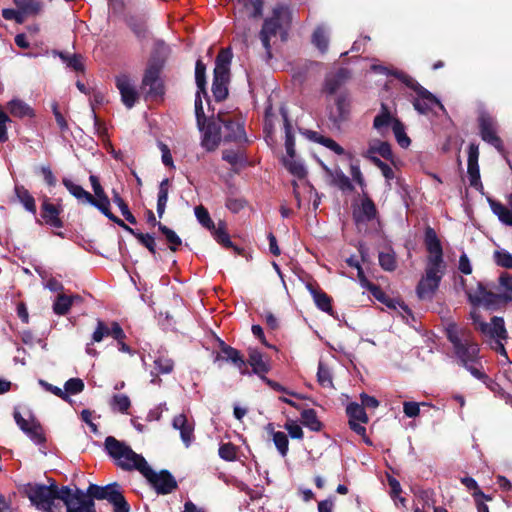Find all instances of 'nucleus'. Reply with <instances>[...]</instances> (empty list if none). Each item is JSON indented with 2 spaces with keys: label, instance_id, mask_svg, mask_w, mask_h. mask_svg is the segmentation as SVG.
Returning <instances> with one entry per match:
<instances>
[{
  "label": "nucleus",
  "instance_id": "obj_1",
  "mask_svg": "<svg viewBox=\"0 0 512 512\" xmlns=\"http://www.w3.org/2000/svg\"><path fill=\"white\" fill-rule=\"evenodd\" d=\"M104 446L107 454L116 461L118 467L125 471H139L157 494H170L178 488L177 481L168 470L155 472L142 455L134 452L124 442L113 436H108L104 441Z\"/></svg>",
  "mask_w": 512,
  "mask_h": 512
},
{
  "label": "nucleus",
  "instance_id": "obj_2",
  "mask_svg": "<svg viewBox=\"0 0 512 512\" xmlns=\"http://www.w3.org/2000/svg\"><path fill=\"white\" fill-rule=\"evenodd\" d=\"M501 292L495 293L492 288L482 282L477 283L475 290L465 289L469 303L474 307H483L489 311L505 308L512 301V275L502 272L498 278Z\"/></svg>",
  "mask_w": 512,
  "mask_h": 512
},
{
  "label": "nucleus",
  "instance_id": "obj_3",
  "mask_svg": "<svg viewBox=\"0 0 512 512\" xmlns=\"http://www.w3.org/2000/svg\"><path fill=\"white\" fill-rule=\"evenodd\" d=\"M445 335L452 344L454 354L462 366H467V364L478 360L480 348L470 330L459 329L456 323L451 322L445 328Z\"/></svg>",
  "mask_w": 512,
  "mask_h": 512
},
{
  "label": "nucleus",
  "instance_id": "obj_4",
  "mask_svg": "<svg viewBox=\"0 0 512 512\" xmlns=\"http://www.w3.org/2000/svg\"><path fill=\"white\" fill-rule=\"evenodd\" d=\"M292 21V13L287 4L277 3L273 9L271 16L266 17L263 21L259 38L269 58L272 57L271 38L280 33L282 40L286 39L287 32L284 26H289Z\"/></svg>",
  "mask_w": 512,
  "mask_h": 512
},
{
  "label": "nucleus",
  "instance_id": "obj_5",
  "mask_svg": "<svg viewBox=\"0 0 512 512\" xmlns=\"http://www.w3.org/2000/svg\"><path fill=\"white\" fill-rule=\"evenodd\" d=\"M61 487L57 485L55 480L50 479V484L28 483L24 492L30 502L38 509L51 512L55 499L60 500Z\"/></svg>",
  "mask_w": 512,
  "mask_h": 512
},
{
  "label": "nucleus",
  "instance_id": "obj_6",
  "mask_svg": "<svg viewBox=\"0 0 512 512\" xmlns=\"http://www.w3.org/2000/svg\"><path fill=\"white\" fill-rule=\"evenodd\" d=\"M164 68V60L156 55H152L147 63L141 82V88L149 89L146 96L150 98H159L165 94L164 82L161 79V73Z\"/></svg>",
  "mask_w": 512,
  "mask_h": 512
},
{
  "label": "nucleus",
  "instance_id": "obj_7",
  "mask_svg": "<svg viewBox=\"0 0 512 512\" xmlns=\"http://www.w3.org/2000/svg\"><path fill=\"white\" fill-rule=\"evenodd\" d=\"M88 493L92 496L93 500L108 501L113 506V512H130V505L123 495L120 484L117 482L105 486L90 484L88 486Z\"/></svg>",
  "mask_w": 512,
  "mask_h": 512
},
{
  "label": "nucleus",
  "instance_id": "obj_8",
  "mask_svg": "<svg viewBox=\"0 0 512 512\" xmlns=\"http://www.w3.org/2000/svg\"><path fill=\"white\" fill-rule=\"evenodd\" d=\"M60 500L67 512H96L92 496L77 487L72 490L69 486H62Z\"/></svg>",
  "mask_w": 512,
  "mask_h": 512
},
{
  "label": "nucleus",
  "instance_id": "obj_9",
  "mask_svg": "<svg viewBox=\"0 0 512 512\" xmlns=\"http://www.w3.org/2000/svg\"><path fill=\"white\" fill-rule=\"evenodd\" d=\"M478 331L489 338V344L492 350L507 357V351L502 341L508 338V332L502 317L493 316L490 323L480 322Z\"/></svg>",
  "mask_w": 512,
  "mask_h": 512
},
{
  "label": "nucleus",
  "instance_id": "obj_10",
  "mask_svg": "<svg viewBox=\"0 0 512 512\" xmlns=\"http://www.w3.org/2000/svg\"><path fill=\"white\" fill-rule=\"evenodd\" d=\"M478 130L481 139L493 146L499 153L504 154L505 148L502 139L498 136V122L487 111H481L477 118Z\"/></svg>",
  "mask_w": 512,
  "mask_h": 512
},
{
  "label": "nucleus",
  "instance_id": "obj_11",
  "mask_svg": "<svg viewBox=\"0 0 512 512\" xmlns=\"http://www.w3.org/2000/svg\"><path fill=\"white\" fill-rule=\"evenodd\" d=\"M217 119L224 127V142L248 143V139L244 129V121L241 119H233L228 113L218 112Z\"/></svg>",
  "mask_w": 512,
  "mask_h": 512
},
{
  "label": "nucleus",
  "instance_id": "obj_12",
  "mask_svg": "<svg viewBox=\"0 0 512 512\" xmlns=\"http://www.w3.org/2000/svg\"><path fill=\"white\" fill-rule=\"evenodd\" d=\"M89 181L94 192V200H89V204L98 209L104 216L114 223L119 217L112 213L110 208V199L100 184L99 178L96 175H90Z\"/></svg>",
  "mask_w": 512,
  "mask_h": 512
},
{
  "label": "nucleus",
  "instance_id": "obj_13",
  "mask_svg": "<svg viewBox=\"0 0 512 512\" xmlns=\"http://www.w3.org/2000/svg\"><path fill=\"white\" fill-rule=\"evenodd\" d=\"M14 419L18 427L36 444L46 442L43 429L38 420L31 417L30 420L23 418L20 412L14 411Z\"/></svg>",
  "mask_w": 512,
  "mask_h": 512
},
{
  "label": "nucleus",
  "instance_id": "obj_14",
  "mask_svg": "<svg viewBox=\"0 0 512 512\" xmlns=\"http://www.w3.org/2000/svg\"><path fill=\"white\" fill-rule=\"evenodd\" d=\"M221 125L217 117H212L207 120L204 129L201 130L203 132L201 145L209 152L214 151L222 140Z\"/></svg>",
  "mask_w": 512,
  "mask_h": 512
},
{
  "label": "nucleus",
  "instance_id": "obj_15",
  "mask_svg": "<svg viewBox=\"0 0 512 512\" xmlns=\"http://www.w3.org/2000/svg\"><path fill=\"white\" fill-rule=\"evenodd\" d=\"M218 345L221 354H217L216 360H224L232 363L237 369H239L242 375L249 374L246 367V360L238 349L226 344L220 338H218Z\"/></svg>",
  "mask_w": 512,
  "mask_h": 512
},
{
  "label": "nucleus",
  "instance_id": "obj_16",
  "mask_svg": "<svg viewBox=\"0 0 512 512\" xmlns=\"http://www.w3.org/2000/svg\"><path fill=\"white\" fill-rule=\"evenodd\" d=\"M442 276L436 275L432 270L425 271V275L416 286V294L420 300H432L439 288Z\"/></svg>",
  "mask_w": 512,
  "mask_h": 512
},
{
  "label": "nucleus",
  "instance_id": "obj_17",
  "mask_svg": "<svg viewBox=\"0 0 512 512\" xmlns=\"http://www.w3.org/2000/svg\"><path fill=\"white\" fill-rule=\"evenodd\" d=\"M424 93L420 91L415 92L416 97L412 101L414 109L423 115H427L432 111V107L434 105L438 106L441 110H445L444 105L440 102V100L428 91L425 87L420 88Z\"/></svg>",
  "mask_w": 512,
  "mask_h": 512
},
{
  "label": "nucleus",
  "instance_id": "obj_18",
  "mask_svg": "<svg viewBox=\"0 0 512 512\" xmlns=\"http://www.w3.org/2000/svg\"><path fill=\"white\" fill-rule=\"evenodd\" d=\"M115 84L121 95V101L131 109L137 102L139 95L134 86L131 84L130 78L126 74L116 77Z\"/></svg>",
  "mask_w": 512,
  "mask_h": 512
},
{
  "label": "nucleus",
  "instance_id": "obj_19",
  "mask_svg": "<svg viewBox=\"0 0 512 512\" xmlns=\"http://www.w3.org/2000/svg\"><path fill=\"white\" fill-rule=\"evenodd\" d=\"M62 207L50 202L49 198L45 197L40 207V216L46 225L53 228H63L64 223L60 218Z\"/></svg>",
  "mask_w": 512,
  "mask_h": 512
},
{
  "label": "nucleus",
  "instance_id": "obj_20",
  "mask_svg": "<svg viewBox=\"0 0 512 512\" xmlns=\"http://www.w3.org/2000/svg\"><path fill=\"white\" fill-rule=\"evenodd\" d=\"M479 147L476 143H470L468 147V164L467 173L469 177L470 186L478 189L482 188L480 179V170L478 165Z\"/></svg>",
  "mask_w": 512,
  "mask_h": 512
},
{
  "label": "nucleus",
  "instance_id": "obj_21",
  "mask_svg": "<svg viewBox=\"0 0 512 512\" xmlns=\"http://www.w3.org/2000/svg\"><path fill=\"white\" fill-rule=\"evenodd\" d=\"M232 53L229 48L221 49L215 59L213 80L230 81V64Z\"/></svg>",
  "mask_w": 512,
  "mask_h": 512
},
{
  "label": "nucleus",
  "instance_id": "obj_22",
  "mask_svg": "<svg viewBox=\"0 0 512 512\" xmlns=\"http://www.w3.org/2000/svg\"><path fill=\"white\" fill-rule=\"evenodd\" d=\"M247 364L251 366L252 373L256 374L260 379L271 370L268 359H264V354L256 348L248 349Z\"/></svg>",
  "mask_w": 512,
  "mask_h": 512
},
{
  "label": "nucleus",
  "instance_id": "obj_23",
  "mask_svg": "<svg viewBox=\"0 0 512 512\" xmlns=\"http://www.w3.org/2000/svg\"><path fill=\"white\" fill-rule=\"evenodd\" d=\"M119 227L126 230L128 233L133 235L138 242L143 245L156 259L157 258V250H156V241L153 234L150 233H142L138 230H135L128 226L122 219L118 218L115 222Z\"/></svg>",
  "mask_w": 512,
  "mask_h": 512
},
{
  "label": "nucleus",
  "instance_id": "obj_24",
  "mask_svg": "<svg viewBox=\"0 0 512 512\" xmlns=\"http://www.w3.org/2000/svg\"><path fill=\"white\" fill-rule=\"evenodd\" d=\"M350 113V99L346 93H341L335 100V110H331L329 119L336 126L348 119Z\"/></svg>",
  "mask_w": 512,
  "mask_h": 512
},
{
  "label": "nucleus",
  "instance_id": "obj_25",
  "mask_svg": "<svg viewBox=\"0 0 512 512\" xmlns=\"http://www.w3.org/2000/svg\"><path fill=\"white\" fill-rule=\"evenodd\" d=\"M350 77V72L346 68H340L334 74L327 75L324 81L323 92L333 95Z\"/></svg>",
  "mask_w": 512,
  "mask_h": 512
},
{
  "label": "nucleus",
  "instance_id": "obj_26",
  "mask_svg": "<svg viewBox=\"0 0 512 512\" xmlns=\"http://www.w3.org/2000/svg\"><path fill=\"white\" fill-rule=\"evenodd\" d=\"M210 233L212 234L215 241L218 244H220L221 246H223L224 248H227V249L231 248L235 251V253H237L239 255L243 254L244 249L240 248L238 246H235L233 244V242L231 241L230 236L227 232L226 223L224 221L220 220L218 222L217 226H215L214 229H212L210 231Z\"/></svg>",
  "mask_w": 512,
  "mask_h": 512
},
{
  "label": "nucleus",
  "instance_id": "obj_27",
  "mask_svg": "<svg viewBox=\"0 0 512 512\" xmlns=\"http://www.w3.org/2000/svg\"><path fill=\"white\" fill-rule=\"evenodd\" d=\"M323 169L326 172L327 176L330 177L331 185L337 187L342 192H353L354 191V185L352 184L350 178L348 176H346L340 168L332 170L324 165Z\"/></svg>",
  "mask_w": 512,
  "mask_h": 512
},
{
  "label": "nucleus",
  "instance_id": "obj_28",
  "mask_svg": "<svg viewBox=\"0 0 512 512\" xmlns=\"http://www.w3.org/2000/svg\"><path fill=\"white\" fill-rule=\"evenodd\" d=\"M399 120L392 116L391 111L387 104L381 103L380 112L374 117L373 128L376 129L381 135H384L388 127L394 125V121Z\"/></svg>",
  "mask_w": 512,
  "mask_h": 512
},
{
  "label": "nucleus",
  "instance_id": "obj_29",
  "mask_svg": "<svg viewBox=\"0 0 512 512\" xmlns=\"http://www.w3.org/2000/svg\"><path fill=\"white\" fill-rule=\"evenodd\" d=\"M280 114L283 118L285 130V149L289 158H294L295 152V137L293 134V127L288 117V111L285 106L280 107Z\"/></svg>",
  "mask_w": 512,
  "mask_h": 512
},
{
  "label": "nucleus",
  "instance_id": "obj_30",
  "mask_svg": "<svg viewBox=\"0 0 512 512\" xmlns=\"http://www.w3.org/2000/svg\"><path fill=\"white\" fill-rule=\"evenodd\" d=\"M375 154H379L385 160L393 159L391 145L386 141L374 140L371 142L367 151L363 153V157L371 161V158L376 157Z\"/></svg>",
  "mask_w": 512,
  "mask_h": 512
},
{
  "label": "nucleus",
  "instance_id": "obj_31",
  "mask_svg": "<svg viewBox=\"0 0 512 512\" xmlns=\"http://www.w3.org/2000/svg\"><path fill=\"white\" fill-rule=\"evenodd\" d=\"M78 301H82V297L78 294L70 296L63 293L58 294L53 302V312L56 315L64 316L68 314L72 305Z\"/></svg>",
  "mask_w": 512,
  "mask_h": 512
},
{
  "label": "nucleus",
  "instance_id": "obj_32",
  "mask_svg": "<svg viewBox=\"0 0 512 512\" xmlns=\"http://www.w3.org/2000/svg\"><path fill=\"white\" fill-rule=\"evenodd\" d=\"M173 428L180 431V436L185 446L188 447L193 439L194 427L188 423L187 417L184 414H179L173 418Z\"/></svg>",
  "mask_w": 512,
  "mask_h": 512
},
{
  "label": "nucleus",
  "instance_id": "obj_33",
  "mask_svg": "<svg viewBox=\"0 0 512 512\" xmlns=\"http://www.w3.org/2000/svg\"><path fill=\"white\" fill-rule=\"evenodd\" d=\"M377 216V208L373 200L365 197L361 202L359 213H354V219L359 222H370Z\"/></svg>",
  "mask_w": 512,
  "mask_h": 512
},
{
  "label": "nucleus",
  "instance_id": "obj_34",
  "mask_svg": "<svg viewBox=\"0 0 512 512\" xmlns=\"http://www.w3.org/2000/svg\"><path fill=\"white\" fill-rule=\"evenodd\" d=\"M313 296L316 306L330 315L333 314L332 298L323 290L314 288L312 285L307 286Z\"/></svg>",
  "mask_w": 512,
  "mask_h": 512
},
{
  "label": "nucleus",
  "instance_id": "obj_35",
  "mask_svg": "<svg viewBox=\"0 0 512 512\" xmlns=\"http://www.w3.org/2000/svg\"><path fill=\"white\" fill-rule=\"evenodd\" d=\"M7 109L9 113L18 118H24V117H34L35 113L34 110L26 104L24 101L20 99H12L7 103Z\"/></svg>",
  "mask_w": 512,
  "mask_h": 512
},
{
  "label": "nucleus",
  "instance_id": "obj_36",
  "mask_svg": "<svg viewBox=\"0 0 512 512\" xmlns=\"http://www.w3.org/2000/svg\"><path fill=\"white\" fill-rule=\"evenodd\" d=\"M308 137L316 143H319L326 148L333 151L335 154L341 156L345 154V150L342 146H340L335 140L329 137H325L318 132L308 131Z\"/></svg>",
  "mask_w": 512,
  "mask_h": 512
},
{
  "label": "nucleus",
  "instance_id": "obj_37",
  "mask_svg": "<svg viewBox=\"0 0 512 512\" xmlns=\"http://www.w3.org/2000/svg\"><path fill=\"white\" fill-rule=\"evenodd\" d=\"M424 245L429 254L443 252L441 241L436 231L430 226H427L424 231Z\"/></svg>",
  "mask_w": 512,
  "mask_h": 512
},
{
  "label": "nucleus",
  "instance_id": "obj_38",
  "mask_svg": "<svg viewBox=\"0 0 512 512\" xmlns=\"http://www.w3.org/2000/svg\"><path fill=\"white\" fill-rule=\"evenodd\" d=\"M62 183L77 200L88 204L89 200H94V196L90 192L86 191L82 186L75 184L70 179L63 178Z\"/></svg>",
  "mask_w": 512,
  "mask_h": 512
},
{
  "label": "nucleus",
  "instance_id": "obj_39",
  "mask_svg": "<svg viewBox=\"0 0 512 512\" xmlns=\"http://www.w3.org/2000/svg\"><path fill=\"white\" fill-rule=\"evenodd\" d=\"M14 191L24 208L35 215L37 211L36 202L31 193L23 185H15Z\"/></svg>",
  "mask_w": 512,
  "mask_h": 512
},
{
  "label": "nucleus",
  "instance_id": "obj_40",
  "mask_svg": "<svg viewBox=\"0 0 512 512\" xmlns=\"http://www.w3.org/2000/svg\"><path fill=\"white\" fill-rule=\"evenodd\" d=\"M301 423L314 432H319L323 428L322 422L318 419L316 410L309 408L301 412Z\"/></svg>",
  "mask_w": 512,
  "mask_h": 512
},
{
  "label": "nucleus",
  "instance_id": "obj_41",
  "mask_svg": "<svg viewBox=\"0 0 512 512\" xmlns=\"http://www.w3.org/2000/svg\"><path fill=\"white\" fill-rule=\"evenodd\" d=\"M488 201L492 212L498 217V219L502 223L512 226V211L497 200L489 199Z\"/></svg>",
  "mask_w": 512,
  "mask_h": 512
},
{
  "label": "nucleus",
  "instance_id": "obj_42",
  "mask_svg": "<svg viewBox=\"0 0 512 512\" xmlns=\"http://www.w3.org/2000/svg\"><path fill=\"white\" fill-rule=\"evenodd\" d=\"M443 257H444L443 252H436V253L429 254L427 257V267H426L425 271L432 270L434 272V274H436V275L441 274V276L443 277V275L445 273V268H446Z\"/></svg>",
  "mask_w": 512,
  "mask_h": 512
},
{
  "label": "nucleus",
  "instance_id": "obj_43",
  "mask_svg": "<svg viewBox=\"0 0 512 512\" xmlns=\"http://www.w3.org/2000/svg\"><path fill=\"white\" fill-rule=\"evenodd\" d=\"M54 55H57L69 68L76 72L84 71V64L82 62V56L80 54H68L62 51H53Z\"/></svg>",
  "mask_w": 512,
  "mask_h": 512
},
{
  "label": "nucleus",
  "instance_id": "obj_44",
  "mask_svg": "<svg viewBox=\"0 0 512 512\" xmlns=\"http://www.w3.org/2000/svg\"><path fill=\"white\" fill-rule=\"evenodd\" d=\"M195 81L200 93H203L204 97L207 98L208 104L210 105L209 96L206 90V65L201 59L196 61L195 65Z\"/></svg>",
  "mask_w": 512,
  "mask_h": 512
},
{
  "label": "nucleus",
  "instance_id": "obj_45",
  "mask_svg": "<svg viewBox=\"0 0 512 512\" xmlns=\"http://www.w3.org/2000/svg\"><path fill=\"white\" fill-rule=\"evenodd\" d=\"M158 230L164 235L168 242V247L172 252H176L179 250V247L182 245L181 238L176 234V232L166 225L162 223H158Z\"/></svg>",
  "mask_w": 512,
  "mask_h": 512
},
{
  "label": "nucleus",
  "instance_id": "obj_46",
  "mask_svg": "<svg viewBox=\"0 0 512 512\" xmlns=\"http://www.w3.org/2000/svg\"><path fill=\"white\" fill-rule=\"evenodd\" d=\"M169 193V179H163L159 184L158 198H157V214L160 218L163 217L168 201Z\"/></svg>",
  "mask_w": 512,
  "mask_h": 512
},
{
  "label": "nucleus",
  "instance_id": "obj_47",
  "mask_svg": "<svg viewBox=\"0 0 512 512\" xmlns=\"http://www.w3.org/2000/svg\"><path fill=\"white\" fill-rule=\"evenodd\" d=\"M346 414L349 417V420L359 421L364 424L368 423L369 421L363 406L356 402H351L347 405Z\"/></svg>",
  "mask_w": 512,
  "mask_h": 512
},
{
  "label": "nucleus",
  "instance_id": "obj_48",
  "mask_svg": "<svg viewBox=\"0 0 512 512\" xmlns=\"http://www.w3.org/2000/svg\"><path fill=\"white\" fill-rule=\"evenodd\" d=\"M312 43L321 53H325L328 50L329 39L326 29L323 26H318L315 28L312 34Z\"/></svg>",
  "mask_w": 512,
  "mask_h": 512
},
{
  "label": "nucleus",
  "instance_id": "obj_49",
  "mask_svg": "<svg viewBox=\"0 0 512 512\" xmlns=\"http://www.w3.org/2000/svg\"><path fill=\"white\" fill-rule=\"evenodd\" d=\"M379 265L384 271L392 272L397 268L395 252L390 249L388 252H380L378 255Z\"/></svg>",
  "mask_w": 512,
  "mask_h": 512
},
{
  "label": "nucleus",
  "instance_id": "obj_50",
  "mask_svg": "<svg viewBox=\"0 0 512 512\" xmlns=\"http://www.w3.org/2000/svg\"><path fill=\"white\" fill-rule=\"evenodd\" d=\"M317 381L324 388H334L331 371L323 362L318 364Z\"/></svg>",
  "mask_w": 512,
  "mask_h": 512
},
{
  "label": "nucleus",
  "instance_id": "obj_51",
  "mask_svg": "<svg viewBox=\"0 0 512 512\" xmlns=\"http://www.w3.org/2000/svg\"><path fill=\"white\" fill-rule=\"evenodd\" d=\"M194 213L197 221L204 227L205 229L211 231L216 226L214 221L211 219L208 210L203 205H198L194 209Z\"/></svg>",
  "mask_w": 512,
  "mask_h": 512
},
{
  "label": "nucleus",
  "instance_id": "obj_52",
  "mask_svg": "<svg viewBox=\"0 0 512 512\" xmlns=\"http://www.w3.org/2000/svg\"><path fill=\"white\" fill-rule=\"evenodd\" d=\"M284 165L287 170L299 179H304L307 176V170L303 163L294 158L284 160Z\"/></svg>",
  "mask_w": 512,
  "mask_h": 512
},
{
  "label": "nucleus",
  "instance_id": "obj_53",
  "mask_svg": "<svg viewBox=\"0 0 512 512\" xmlns=\"http://www.w3.org/2000/svg\"><path fill=\"white\" fill-rule=\"evenodd\" d=\"M392 131H393V133L395 135L397 143L402 148H407L410 145L411 140L408 137V135L406 134L405 126H404V124L402 123L401 120H395L394 121V125H393V128H392Z\"/></svg>",
  "mask_w": 512,
  "mask_h": 512
},
{
  "label": "nucleus",
  "instance_id": "obj_54",
  "mask_svg": "<svg viewBox=\"0 0 512 512\" xmlns=\"http://www.w3.org/2000/svg\"><path fill=\"white\" fill-rule=\"evenodd\" d=\"M19 10L26 15H36L41 10V4L37 0H13Z\"/></svg>",
  "mask_w": 512,
  "mask_h": 512
},
{
  "label": "nucleus",
  "instance_id": "obj_55",
  "mask_svg": "<svg viewBox=\"0 0 512 512\" xmlns=\"http://www.w3.org/2000/svg\"><path fill=\"white\" fill-rule=\"evenodd\" d=\"M392 76H394L396 79L401 81L403 84H405L408 88L413 90L414 92L420 91L421 93H424L420 88L423 87L421 84H419L414 78H412L407 73L401 71V70H394L390 73Z\"/></svg>",
  "mask_w": 512,
  "mask_h": 512
},
{
  "label": "nucleus",
  "instance_id": "obj_56",
  "mask_svg": "<svg viewBox=\"0 0 512 512\" xmlns=\"http://www.w3.org/2000/svg\"><path fill=\"white\" fill-rule=\"evenodd\" d=\"M228 84L229 81L225 80H213L212 93L216 102H222L228 96Z\"/></svg>",
  "mask_w": 512,
  "mask_h": 512
},
{
  "label": "nucleus",
  "instance_id": "obj_57",
  "mask_svg": "<svg viewBox=\"0 0 512 512\" xmlns=\"http://www.w3.org/2000/svg\"><path fill=\"white\" fill-rule=\"evenodd\" d=\"M273 442L281 454V456L285 457L289 450V439L288 436L281 431L273 432L272 436Z\"/></svg>",
  "mask_w": 512,
  "mask_h": 512
},
{
  "label": "nucleus",
  "instance_id": "obj_58",
  "mask_svg": "<svg viewBox=\"0 0 512 512\" xmlns=\"http://www.w3.org/2000/svg\"><path fill=\"white\" fill-rule=\"evenodd\" d=\"M461 483L470 491L472 492L473 498L476 497H483L487 501H491L492 497L490 495H486L482 492V490L479 488L478 483L476 480L472 477L466 476L461 478Z\"/></svg>",
  "mask_w": 512,
  "mask_h": 512
},
{
  "label": "nucleus",
  "instance_id": "obj_59",
  "mask_svg": "<svg viewBox=\"0 0 512 512\" xmlns=\"http://www.w3.org/2000/svg\"><path fill=\"white\" fill-rule=\"evenodd\" d=\"M202 94L203 93H200V91H197L195 96V116L197 127L199 130H203L205 123L207 122V118L204 113L203 103L201 99Z\"/></svg>",
  "mask_w": 512,
  "mask_h": 512
},
{
  "label": "nucleus",
  "instance_id": "obj_60",
  "mask_svg": "<svg viewBox=\"0 0 512 512\" xmlns=\"http://www.w3.org/2000/svg\"><path fill=\"white\" fill-rule=\"evenodd\" d=\"M154 365L157 372L161 374H169L174 369V361L165 355H159L154 360Z\"/></svg>",
  "mask_w": 512,
  "mask_h": 512
},
{
  "label": "nucleus",
  "instance_id": "obj_61",
  "mask_svg": "<svg viewBox=\"0 0 512 512\" xmlns=\"http://www.w3.org/2000/svg\"><path fill=\"white\" fill-rule=\"evenodd\" d=\"M84 382L80 378H70L64 384V393L70 397V395H76L84 390Z\"/></svg>",
  "mask_w": 512,
  "mask_h": 512
},
{
  "label": "nucleus",
  "instance_id": "obj_62",
  "mask_svg": "<svg viewBox=\"0 0 512 512\" xmlns=\"http://www.w3.org/2000/svg\"><path fill=\"white\" fill-rule=\"evenodd\" d=\"M111 406L121 413H127L131 406V401L125 394H115L112 398Z\"/></svg>",
  "mask_w": 512,
  "mask_h": 512
},
{
  "label": "nucleus",
  "instance_id": "obj_63",
  "mask_svg": "<svg viewBox=\"0 0 512 512\" xmlns=\"http://www.w3.org/2000/svg\"><path fill=\"white\" fill-rule=\"evenodd\" d=\"M244 7L250 9L249 17L259 19L263 16L264 0H248Z\"/></svg>",
  "mask_w": 512,
  "mask_h": 512
},
{
  "label": "nucleus",
  "instance_id": "obj_64",
  "mask_svg": "<svg viewBox=\"0 0 512 512\" xmlns=\"http://www.w3.org/2000/svg\"><path fill=\"white\" fill-rule=\"evenodd\" d=\"M495 263L503 268L512 269V254L506 250H496L494 252Z\"/></svg>",
  "mask_w": 512,
  "mask_h": 512
}]
</instances>
